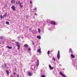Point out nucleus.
<instances>
[{"instance_id":"obj_15","label":"nucleus","mask_w":77,"mask_h":77,"mask_svg":"<svg viewBox=\"0 0 77 77\" xmlns=\"http://www.w3.org/2000/svg\"><path fill=\"white\" fill-rule=\"evenodd\" d=\"M15 43L16 44L17 46H18V45H19V43L18 42H16Z\"/></svg>"},{"instance_id":"obj_32","label":"nucleus","mask_w":77,"mask_h":77,"mask_svg":"<svg viewBox=\"0 0 77 77\" xmlns=\"http://www.w3.org/2000/svg\"><path fill=\"white\" fill-rule=\"evenodd\" d=\"M12 3H13V1H11Z\"/></svg>"},{"instance_id":"obj_17","label":"nucleus","mask_w":77,"mask_h":77,"mask_svg":"<svg viewBox=\"0 0 77 77\" xmlns=\"http://www.w3.org/2000/svg\"><path fill=\"white\" fill-rule=\"evenodd\" d=\"M6 24H8V25H9V23L8 21H6Z\"/></svg>"},{"instance_id":"obj_14","label":"nucleus","mask_w":77,"mask_h":77,"mask_svg":"<svg viewBox=\"0 0 77 77\" xmlns=\"http://www.w3.org/2000/svg\"><path fill=\"white\" fill-rule=\"evenodd\" d=\"M71 57L72 58H74L75 57V56H74L73 54H72L71 55Z\"/></svg>"},{"instance_id":"obj_18","label":"nucleus","mask_w":77,"mask_h":77,"mask_svg":"<svg viewBox=\"0 0 77 77\" xmlns=\"http://www.w3.org/2000/svg\"><path fill=\"white\" fill-rule=\"evenodd\" d=\"M69 50L71 52V53L72 54V49L71 48H70Z\"/></svg>"},{"instance_id":"obj_10","label":"nucleus","mask_w":77,"mask_h":77,"mask_svg":"<svg viewBox=\"0 0 77 77\" xmlns=\"http://www.w3.org/2000/svg\"><path fill=\"white\" fill-rule=\"evenodd\" d=\"M6 48H9V49H12V48L11 47H9L8 46H7Z\"/></svg>"},{"instance_id":"obj_28","label":"nucleus","mask_w":77,"mask_h":77,"mask_svg":"<svg viewBox=\"0 0 77 77\" xmlns=\"http://www.w3.org/2000/svg\"><path fill=\"white\" fill-rule=\"evenodd\" d=\"M30 3L32 4V1H30Z\"/></svg>"},{"instance_id":"obj_20","label":"nucleus","mask_w":77,"mask_h":77,"mask_svg":"<svg viewBox=\"0 0 77 77\" xmlns=\"http://www.w3.org/2000/svg\"><path fill=\"white\" fill-rule=\"evenodd\" d=\"M0 18L1 19H3V16H2V15L0 16Z\"/></svg>"},{"instance_id":"obj_26","label":"nucleus","mask_w":77,"mask_h":77,"mask_svg":"<svg viewBox=\"0 0 77 77\" xmlns=\"http://www.w3.org/2000/svg\"><path fill=\"white\" fill-rule=\"evenodd\" d=\"M4 65H5V67L6 68V64H4Z\"/></svg>"},{"instance_id":"obj_30","label":"nucleus","mask_w":77,"mask_h":77,"mask_svg":"<svg viewBox=\"0 0 77 77\" xmlns=\"http://www.w3.org/2000/svg\"><path fill=\"white\" fill-rule=\"evenodd\" d=\"M14 75H16V73L15 72H14Z\"/></svg>"},{"instance_id":"obj_2","label":"nucleus","mask_w":77,"mask_h":77,"mask_svg":"<svg viewBox=\"0 0 77 77\" xmlns=\"http://www.w3.org/2000/svg\"><path fill=\"white\" fill-rule=\"evenodd\" d=\"M57 57L58 59L59 60L60 59V51H59V50L58 51Z\"/></svg>"},{"instance_id":"obj_8","label":"nucleus","mask_w":77,"mask_h":77,"mask_svg":"<svg viewBox=\"0 0 77 77\" xmlns=\"http://www.w3.org/2000/svg\"><path fill=\"white\" fill-rule=\"evenodd\" d=\"M5 72H6V73H7V74L8 75H9V71L7 70H5Z\"/></svg>"},{"instance_id":"obj_13","label":"nucleus","mask_w":77,"mask_h":77,"mask_svg":"<svg viewBox=\"0 0 77 77\" xmlns=\"http://www.w3.org/2000/svg\"><path fill=\"white\" fill-rule=\"evenodd\" d=\"M37 38H38V39H41V38L39 36H37Z\"/></svg>"},{"instance_id":"obj_12","label":"nucleus","mask_w":77,"mask_h":77,"mask_svg":"<svg viewBox=\"0 0 77 77\" xmlns=\"http://www.w3.org/2000/svg\"><path fill=\"white\" fill-rule=\"evenodd\" d=\"M38 32L39 33H41V29H38Z\"/></svg>"},{"instance_id":"obj_9","label":"nucleus","mask_w":77,"mask_h":77,"mask_svg":"<svg viewBox=\"0 0 77 77\" xmlns=\"http://www.w3.org/2000/svg\"><path fill=\"white\" fill-rule=\"evenodd\" d=\"M37 51L38 52V53H41V49L40 48L39 49H38Z\"/></svg>"},{"instance_id":"obj_11","label":"nucleus","mask_w":77,"mask_h":77,"mask_svg":"<svg viewBox=\"0 0 77 77\" xmlns=\"http://www.w3.org/2000/svg\"><path fill=\"white\" fill-rule=\"evenodd\" d=\"M49 66V67L50 68V69L52 70L54 68V67H51V66Z\"/></svg>"},{"instance_id":"obj_29","label":"nucleus","mask_w":77,"mask_h":77,"mask_svg":"<svg viewBox=\"0 0 77 77\" xmlns=\"http://www.w3.org/2000/svg\"><path fill=\"white\" fill-rule=\"evenodd\" d=\"M37 9V8H35L34 10H35V11H36Z\"/></svg>"},{"instance_id":"obj_35","label":"nucleus","mask_w":77,"mask_h":77,"mask_svg":"<svg viewBox=\"0 0 77 77\" xmlns=\"http://www.w3.org/2000/svg\"><path fill=\"white\" fill-rule=\"evenodd\" d=\"M18 77H20V76H19V75H18Z\"/></svg>"},{"instance_id":"obj_21","label":"nucleus","mask_w":77,"mask_h":77,"mask_svg":"<svg viewBox=\"0 0 77 77\" xmlns=\"http://www.w3.org/2000/svg\"><path fill=\"white\" fill-rule=\"evenodd\" d=\"M54 60V61H56V59L54 58V57H53L52 58Z\"/></svg>"},{"instance_id":"obj_27","label":"nucleus","mask_w":77,"mask_h":77,"mask_svg":"<svg viewBox=\"0 0 77 77\" xmlns=\"http://www.w3.org/2000/svg\"><path fill=\"white\" fill-rule=\"evenodd\" d=\"M7 4H5V7H6L7 6Z\"/></svg>"},{"instance_id":"obj_3","label":"nucleus","mask_w":77,"mask_h":77,"mask_svg":"<svg viewBox=\"0 0 77 77\" xmlns=\"http://www.w3.org/2000/svg\"><path fill=\"white\" fill-rule=\"evenodd\" d=\"M50 24H52V25H55L56 24V22L54 21H51L50 22Z\"/></svg>"},{"instance_id":"obj_22","label":"nucleus","mask_w":77,"mask_h":77,"mask_svg":"<svg viewBox=\"0 0 77 77\" xmlns=\"http://www.w3.org/2000/svg\"><path fill=\"white\" fill-rule=\"evenodd\" d=\"M41 77H45V75H41Z\"/></svg>"},{"instance_id":"obj_24","label":"nucleus","mask_w":77,"mask_h":77,"mask_svg":"<svg viewBox=\"0 0 77 77\" xmlns=\"http://www.w3.org/2000/svg\"><path fill=\"white\" fill-rule=\"evenodd\" d=\"M0 39H3V36L0 37Z\"/></svg>"},{"instance_id":"obj_4","label":"nucleus","mask_w":77,"mask_h":77,"mask_svg":"<svg viewBox=\"0 0 77 77\" xmlns=\"http://www.w3.org/2000/svg\"><path fill=\"white\" fill-rule=\"evenodd\" d=\"M11 8L13 9V11H16V9H15V6L13 5L11 7Z\"/></svg>"},{"instance_id":"obj_25","label":"nucleus","mask_w":77,"mask_h":77,"mask_svg":"<svg viewBox=\"0 0 77 77\" xmlns=\"http://www.w3.org/2000/svg\"><path fill=\"white\" fill-rule=\"evenodd\" d=\"M50 51H48V54H50Z\"/></svg>"},{"instance_id":"obj_5","label":"nucleus","mask_w":77,"mask_h":77,"mask_svg":"<svg viewBox=\"0 0 77 77\" xmlns=\"http://www.w3.org/2000/svg\"><path fill=\"white\" fill-rule=\"evenodd\" d=\"M28 75L29 76H32V74L30 72H29L28 73Z\"/></svg>"},{"instance_id":"obj_19","label":"nucleus","mask_w":77,"mask_h":77,"mask_svg":"<svg viewBox=\"0 0 77 77\" xmlns=\"http://www.w3.org/2000/svg\"><path fill=\"white\" fill-rule=\"evenodd\" d=\"M24 46L25 47H28V45H27V44H26L25 45H24Z\"/></svg>"},{"instance_id":"obj_1","label":"nucleus","mask_w":77,"mask_h":77,"mask_svg":"<svg viewBox=\"0 0 77 77\" xmlns=\"http://www.w3.org/2000/svg\"><path fill=\"white\" fill-rule=\"evenodd\" d=\"M16 4L17 5H20V7H21V8H23V5H22V3L20 2V1H16Z\"/></svg>"},{"instance_id":"obj_31","label":"nucleus","mask_w":77,"mask_h":77,"mask_svg":"<svg viewBox=\"0 0 77 77\" xmlns=\"http://www.w3.org/2000/svg\"><path fill=\"white\" fill-rule=\"evenodd\" d=\"M28 50H31V49H30V48H29Z\"/></svg>"},{"instance_id":"obj_7","label":"nucleus","mask_w":77,"mask_h":77,"mask_svg":"<svg viewBox=\"0 0 77 77\" xmlns=\"http://www.w3.org/2000/svg\"><path fill=\"white\" fill-rule=\"evenodd\" d=\"M7 17V13H6L3 16V18H4L5 17Z\"/></svg>"},{"instance_id":"obj_16","label":"nucleus","mask_w":77,"mask_h":77,"mask_svg":"<svg viewBox=\"0 0 77 77\" xmlns=\"http://www.w3.org/2000/svg\"><path fill=\"white\" fill-rule=\"evenodd\" d=\"M39 61H38L37 63L36 66H38L39 65Z\"/></svg>"},{"instance_id":"obj_6","label":"nucleus","mask_w":77,"mask_h":77,"mask_svg":"<svg viewBox=\"0 0 77 77\" xmlns=\"http://www.w3.org/2000/svg\"><path fill=\"white\" fill-rule=\"evenodd\" d=\"M60 72V75H62V76L63 77H66V76H65V75H64L63 74V73H62L60 71L59 72Z\"/></svg>"},{"instance_id":"obj_33","label":"nucleus","mask_w":77,"mask_h":77,"mask_svg":"<svg viewBox=\"0 0 77 77\" xmlns=\"http://www.w3.org/2000/svg\"><path fill=\"white\" fill-rule=\"evenodd\" d=\"M34 15H36V13H34Z\"/></svg>"},{"instance_id":"obj_34","label":"nucleus","mask_w":77,"mask_h":77,"mask_svg":"<svg viewBox=\"0 0 77 77\" xmlns=\"http://www.w3.org/2000/svg\"><path fill=\"white\" fill-rule=\"evenodd\" d=\"M2 68H4V67H3V66H2Z\"/></svg>"},{"instance_id":"obj_23","label":"nucleus","mask_w":77,"mask_h":77,"mask_svg":"<svg viewBox=\"0 0 77 77\" xmlns=\"http://www.w3.org/2000/svg\"><path fill=\"white\" fill-rule=\"evenodd\" d=\"M17 47H18V50H19L20 49V45L17 46Z\"/></svg>"}]
</instances>
